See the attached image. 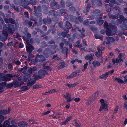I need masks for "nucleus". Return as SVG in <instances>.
Instances as JSON below:
<instances>
[{
  "mask_svg": "<svg viewBox=\"0 0 127 127\" xmlns=\"http://www.w3.org/2000/svg\"><path fill=\"white\" fill-rule=\"evenodd\" d=\"M48 73L45 70L40 69L38 72V74L35 77L36 79H40L45 76L46 75H48Z\"/></svg>",
  "mask_w": 127,
  "mask_h": 127,
  "instance_id": "1",
  "label": "nucleus"
},
{
  "mask_svg": "<svg viewBox=\"0 0 127 127\" xmlns=\"http://www.w3.org/2000/svg\"><path fill=\"white\" fill-rule=\"evenodd\" d=\"M126 56L124 53H121L119 54L116 60L114 59L112 60V61L113 64L116 63H118L121 61H123Z\"/></svg>",
  "mask_w": 127,
  "mask_h": 127,
  "instance_id": "2",
  "label": "nucleus"
},
{
  "mask_svg": "<svg viewBox=\"0 0 127 127\" xmlns=\"http://www.w3.org/2000/svg\"><path fill=\"white\" fill-rule=\"evenodd\" d=\"M19 76V74L17 75H12L10 74H6L5 75V77H4L3 80L5 81H9L11 80L10 78H12L15 77H18Z\"/></svg>",
  "mask_w": 127,
  "mask_h": 127,
  "instance_id": "3",
  "label": "nucleus"
},
{
  "mask_svg": "<svg viewBox=\"0 0 127 127\" xmlns=\"http://www.w3.org/2000/svg\"><path fill=\"white\" fill-rule=\"evenodd\" d=\"M100 102L101 103V105L99 109V111L101 112L103 109H106V110L107 111L108 110L107 108V106L108 105L105 103L104 100L103 99H102L100 100Z\"/></svg>",
  "mask_w": 127,
  "mask_h": 127,
  "instance_id": "4",
  "label": "nucleus"
},
{
  "mask_svg": "<svg viewBox=\"0 0 127 127\" xmlns=\"http://www.w3.org/2000/svg\"><path fill=\"white\" fill-rule=\"evenodd\" d=\"M114 41V39L112 37H107L106 38V41L104 42L103 44L105 45L106 43V44H108L110 42H113Z\"/></svg>",
  "mask_w": 127,
  "mask_h": 127,
  "instance_id": "5",
  "label": "nucleus"
},
{
  "mask_svg": "<svg viewBox=\"0 0 127 127\" xmlns=\"http://www.w3.org/2000/svg\"><path fill=\"white\" fill-rule=\"evenodd\" d=\"M97 49L98 50V52H96L95 55L96 57H98L101 56L102 54V51L104 50V48L98 47Z\"/></svg>",
  "mask_w": 127,
  "mask_h": 127,
  "instance_id": "6",
  "label": "nucleus"
},
{
  "mask_svg": "<svg viewBox=\"0 0 127 127\" xmlns=\"http://www.w3.org/2000/svg\"><path fill=\"white\" fill-rule=\"evenodd\" d=\"M23 78L25 82H26L27 80H28V81H30L32 80L30 78V75L28 73H26L25 75L24 76Z\"/></svg>",
  "mask_w": 127,
  "mask_h": 127,
  "instance_id": "7",
  "label": "nucleus"
},
{
  "mask_svg": "<svg viewBox=\"0 0 127 127\" xmlns=\"http://www.w3.org/2000/svg\"><path fill=\"white\" fill-rule=\"evenodd\" d=\"M94 55L92 53L87 55L85 57V59L86 60H89L90 61L93 59V57Z\"/></svg>",
  "mask_w": 127,
  "mask_h": 127,
  "instance_id": "8",
  "label": "nucleus"
},
{
  "mask_svg": "<svg viewBox=\"0 0 127 127\" xmlns=\"http://www.w3.org/2000/svg\"><path fill=\"white\" fill-rule=\"evenodd\" d=\"M6 85V83L3 82L0 83V93H1L3 91V88Z\"/></svg>",
  "mask_w": 127,
  "mask_h": 127,
  "instance_id": "9",
  "label": "nucleus"
},
{
  "mask_svg": "<svg viewBox=\"0 0 127 127\" xmlns=\"http://www.w3.org/2000/svg\"><path fill=\"white\" fill-rule=\"evenodd\" d=\"M10 112V110L8 109V111L6 110H1L0 111V114L1 115H4L8 114Z\"/></svg>",
  "mask_w": 127,
  "mask_h": 127,
  "instance_id": "10",
  "label": "nucleus"
},
{
  "mask_svg": "<svg viewBox=\"0 0 127 127\" xmlns=\"http://www.w3.org/2000/svg\"><path fill=\"white\" fill-rule=\"evenodd\" d=\"M18 126L20 127H26L27 125L24 122H19L18 123Z\"/></svg>",
  "mask_w": 127,
  "mask_h": 127,
  "instance_id": "11",
  "label": "nucleus"
},
{
  "mask_svg": "<svg viewBox=\"0 0 127 127\" xmlns=\"http://www.w3.org/2000/svg\"><path fill=\"white\" fill-rule=\"evenodd\" d=\"M71 26L70 23L68 22L66 23V25L65 27L64 28V30L67 32L68 31V30L71 27Z\"/></svg>",
  "mask_w": 127,
  "mask_h": 127,
  "instance_id": "12",
  "label": "nucleus"
},
{
  "mask_svg": "<svg viewBox=\"0 0 127 127\" xmlns=\"http://www.w3.org/2000/svg\"><path fill=\"white\" fill-rule=\"evenodd\" d=\"M27 84V85L29 87H31L35 83V80H32V79Z\"/></svg>",
  "mask_w": 127,
  "mask_h": 127,
  "instance_id": "13",
  "label": "nucleus"
},
{
  "mask_svg": "<svg viewBox=\"0 0 127 127\" xmlns=\"http://www.w3.org/2000/svg\"><path fill=\"white\" fill-rule=\"evenodd\" d=\"M64 96L67 99V102H69L72 101V99L69 94H67L66 95H64Z\"/></svg>",
  "mask_w": 127,
  "mask_h": 127,
  "instance_id": "14",
  "label": "nucleus"
},
{
  "mask_svg": "<svg viewBox=\"0 0 127 127\" xmlns=\"http://www.w3.org/2000/svg\"><path fill=\"white\" fill-rule=\"evenodd\" d=\"M79 75V72H76L75 74L74 73H72L69 76L67 77V78H70L73 77H75L76 76Z\"/></svg>",
  "mask_w": 127,
  "mask_h": 127,
  "instance_id": "15",
  "label": "nucleus"
},
{
  "mask_svg": "<svg viewBox=\"0 0 127 127\" xmlns=\"http://www.w3.org/2000/svg\"><path fill=\"white\" fill-rule=\"evenodd\" d=\"M3 125L5 127L9 126L10 123L9 121L8 120L5 121L3 123Z\"/></svg>",
  "mask_w": 127,
  "mask_h": 127,
  "instance_id": "16",
  "label": "nucleus"
},
{
  "mask_svg": "<svg viewBox=\"0 0 127 127\" xmlns=\"http://www.w3.org/2000/svg\"><path fill=\"white\" fill-rule=\"evenodd\" d=\"M27 45L26 46V50L28 52L30 51L31 50L33 49V47L31 45Z\"/></svg>",
  "mask_w": 127,
  "mask_h": 127,
  "instance_id": "17",
  "label": "nucleus"
},
{
  "mask_svg": "<svg viewBox=\"0 0 127 127\" xmlns=\"http://www.w3.org/2000/svg\"><path fill=\"white\" fill-rule=\"evenodd\" d=\"M72 118V117L70 116L69 117L67 118L66 120L64 122H63L62 124V125H64L66 124L68 121L70 120Z\"/></svg>",
  "mask_w": 127,
  "mask_h": 127,
  "instance_id": "18",
  "label": "nucleus"
},
{
  "mask_svg": "<svg viewBox=\"0 0 127 127\" xmlns=\"http://www.w3.org/2000/svg\"><path fill=\"white\" fill-rule=\"evenodd\" d=\"M43 69H46L49 71L51 70V68L49 66L46 65V64H43L42 65Z\"/></svg>",
  "mask_w": 127,
  "mask_h": 127,
  "instance_id": "19",
  "label": "nucleus"
},
{
  "mask_svg": "<svg viewBox=\"0 0 127 127\" xmlns=\"http://www.w3.org/2000/svg\"><path fill=\"white\" fill-rule=\"evenodd\" d=\"M109 74V73H108V72L106 73L105 74H104L101 75V76H100L99 77L101 79L102 78H106L108 76V75Z\"/></svg>",
  "mask_w": 127,
  "mask_h": 127,
  "instance_id": "20",
  "label": "nucleus"
},
{
  "mask_svg": "<svg viewBox=\"0 0 127 127\" xmlns=\"http://www.w3.org/2000/svg\"><path fill=\"white\" fill-rule=\"evenodd\" d=\"M106 34L107 36H111L114 34V33H111V31L110 30H107L106 32Z\"/></svg>",
  "mask_w": 127,
  "mask_h": 127,
  "instance_id": "21",
  "label": "nucleus"
},
{
  "mask_svg": "<svg viewBox=\"0 0 127 127\" xmlns=\"http://www.w3.org/2000/svg\"><path fill=\"white\" fill-rule=\"evenodd\" d=\"M6 119V117H4L2 115L0 114V123H1L4 119Z\"/></svg>",
  "mask_w": 127,
  "mask_h": 127,
  "instance_id": "22",
  "label": "nucleus"
},
{
  "mask_svg": "<svg viewBox=\"0 0 127 127\" xmlns=\"http://www.w3.org/2000/svg\"><path fill=\"white\" fill-rule=\"evenodd\" d=\"M104 27L105 28H108L109 27H110L111 28H113V26H111L110 25H109L108 26V25L107 23L105 22L104 23Z\"/></svg>",
  "mask_w": 127,
  "mask_h": 127,
  "instance_id": "23",
  "label": "nucleus"
},
{
  "mask_svg": "<svg viewBox=\"0 0 127 127\" xmlns=\"http://www.w3.org/2000/svg\"><path fill=\"white\" fill-rule=\"evenodd\" d=\"M77 84V83H75L73 84H67V85L69 88L71 87H73L75 86Z\"/></svg>",
  "mask_w": 127,
  "mask_h": 127,
  "instance_id": "24",
  "label": "nucleus"
},
{
  "mask_svg": "<svg viewBox=\"0 0 127 127\" xmlns=\"http://www.w3.org/2000/svg\"><path fill=\"white\" fill-rule=\"evenodd\" d=\"M115 80H117L118 81V82L119 83H124V81L121 79L116 78L115 79Z\"/></svg>",
  "mask_w": 127,
  "mask_h": 127,
  "instance_id": "25",
  "label": "nucleus"
},
{
  "mask_svg": "<svg viewBox=\"0 0 127 127\" xmlns=\"http://www.w3.org/2000/svg\"><path fill=\"white\" fill-rule=\"evenodd\" d=\"M21 89L22 91H25L29 89L28 88V87L26 86L21 87Z\"/></svg>",
  "mask_w": 127,
  "mask_h": 127,
  "instance_id": "26",
  "label": "nucleus"
},
{
  "mask_svg": "<svg viewBox=\"0 0 127 127\" xmlns=\"http://www.w3.org/2000/svg\"><path fill=\"white\" fill-rule=\"evenodd\" d=\"M56 91L55 89H54L53 90H52L49 91L48 92H46L45 93V95L46 94H49L50 93H52L53 92L54 93L55 92H56Z\"/></svg>",
  "mask_w": 127,
  "mask_h": 127,
  "instance_id": "27",
  "label": "nucleus"
},
{
  "mask_svg": "<svg viewBox=\"0 0 127 127\" xmlns=\"http://www.w3.org/2000/svg\"><path fill=\"white\" fill-rule=\"evenodd\" d=\"M14 85H16V87H20V85L19 82L18 81H15L13 82Z\"/></svg>",
  "mask_w": 127,
  "mask_h": 127,
  "instance_id": "28",
  "label": "nucleus"
},
{
  "mask_svg": "<svg viewBox=\"0 0 127 127\" xmlns=\"http://www.w3.org/2000/svg\"><path fill=\"white\" fill-rule=\"evenodd\" d=\"M40 87V86L39 85H33V88L34 89H38Z\"/></svg>",
  "mask_w": 127,
  "mask_h": 127,
  "instance_id": "29",
  "label": "nucleus"
},
{
  "mask_svg": "<svg viewBox=\"0 0 127 127\" xmlns=\"http://www.w3.org/2000/svg\"><path fill=\"white\" fill-rule=\"evenodd\" d=\"M77 62L78 63H81L82 62L81 60H78L77 59L75 60L72 61H71V62L72 63H76L75 62Z\"/></svg>",
  "mask_w": 127,
  "mask_h": 127,
  "instance_id": "30",
  "label": "nucleus"
},
{
  "mask_svg": "<svg viewBox=\"0 0 127 127\" xmlns=\"http://www.w3.org/2000/svg\"><path fill=\"white\" fill-rule=\"evenodd\" d=\"M13 85V84L12 83L9 84L7 85L6 87L7 88H9L11 87Z\"/></svg>",
  "mask_w": 127,
  "mask_h": 127,
  "instance_id": "31",
  "label": "nucleus"
},
{
  "mask_svg": "<svg viewBox=\"0 0 127 127\" xmlns=\"http://www.w3.org/2000/svg\"><path fill=\"white\" fill-rule=\"evenodd\" d=\"M27 68V66H25L24 67L21 68V69L19 70V71L20 72H21L23 70H26Z\"/></svg>",
  "mask_w": 127,
  "mask_h": 127,
  "instance_id": "32",
  "label": "nucleus"
},
{
  "mask_svg": "<svg viewBox=\"0 0 127 127\" xmlns=\"http://www.w3.org/2000/svg\"><path fill=\"white\" fill-rule=\"evenodd\" d=\"M32 68H30L28 71V72L30 74H32Z\"/></svg>",
  "mask_w": 127,
  "mask_h": 127,
  "instance_id": "33",
  "label": "nucleus"
},
{
  "mask_svg": "<svg viewBox=\"0 0 127 127\" xmlns=\"http://www.w3.org/2000/svg\"><path fill=\"white\" fill-rule=\"evenodd\" d=\"M95 36L96 39H100L101 38V37H100L99 35L97 34H95Z\"/></svg>",
  "mask_w": 127,
  "mask_h": 127,
  "instance_id": "34",
  "label": "nucleus"
},
{
  "mask_svg": "<svg viewBox=\"0 0 127 127\" xmlns=\"http://www.w3.org/2000/svg\"><path fill=\"white\" fill-rule=\"evenodd\" d=\"M65 66L63 64H61L60 66H58V68L59 69H61L63 68Z\"/></svg>",
  "mask_w": 127,
  "mask_h": 127,
  "instance_id": "35",
  "label": "nucleus"
},
{
  "mask_svg": "<svg viewBox=\"0 0 127 127\" xmlns=\"http://www.w3.org/2000/svg\"><path fill=\"white\" fill-rule=\"evenodd\" d=\"M118 108L119 107L118 106H116L114 110V113H116L118 111Z\"/></svg>",
  "mask_w": 127,
  "mask_h": 127,
  "instance_id": "36",
  "label": "nucleus"
},
{
  "mask_svg": "<svg viewBox=\"0 0 127 127\" xmlns=\"http://www.w3.org/2000/svg\"><path fill=\"white\" fill-rule=\"evenodd\" d=\"M11 123L12 124H15L16 123V120H13L11 121Z\"/></svg>",
  "mask_w": 127,
  "mask_h": 127,
  "instance_id": "37",
  "label": "nucleus"
},
{
  "mask_svg": "<svg viewBox=\"0 0 127 127\" xmlns=\"http://www.w3.org/2000/svg\"><path fill=\"white\" fill-rule=\"evenodd\" d=\"M50 113V112L49 111H48L42 114V115H46Z\"/></svg>",
  "mask_w": 127,
  "mask_h": 127,
  "instance_id": "38",
  "label": "nucleus"
},
{
  "mask_svg": "<svg viewBox=\"0 0 127 127\" xmlns=\"http://www.w3.org/2000/svg\"><path fill=\"white\" fill-rule=\"evenodd\" d=\"M32 68V71H33L37 70V68L35 66L33 67Z\"/></svg>",
  "mask_w": 127,
  "mask_h": 127,
  "instance_id": "39",
  "label": "nucleus"
},
{
  "mask_svg": "<svg viewBox=\"0 0 127 127\" xmlns=\"http://www.w3.org/2000/svg\"><path fill=\"white\" fill-rule=\"evenodd\" d=\"M87 64H85L84 65V69H82V71H84L85 70V69L87 68Z\"/></svg>",
  "mask_w": 127,
  "mask_h": 127,
  "instance_id": "40",
  "label": "nucleus"
},
{
  "mask_svg": "<svg viewBox=\"0 0 127 127\" xmlns=\"http://www.w3.org/2000/svg\"><path fill=\"white\" fill-rule=\"evenodd\" d=\"M8 67L9 69H11L12 68V66L11 64H9Z\"/></svg>",
  "mask_w": 127,
  "mask_h": 127,
  "instance_id": "41",
  "label": "nucleus"
},
{
  "mask_svg": "<svg viewBox=\"0 0 127 127\" xmlns=\"http://www.w3.org/2000/svg\"><path fill=\"white\" fill-rule=\"evenodd\" d=\"M124 78L126 79L124 81V83L125 82V83L127 82V75L126 76L124 77Z\"/></svg>",
  "mask_w": 127,
  "mask_h": 127,
  "instance_id": "42",
  "label": "nucleus"
},
{
  "mask_svg": "<svg viewBox=\"0 0 127 127\" xmlns=\"http://www.w3.org/2000/svg\"><path fill=\"white\" fill-rule=\"evenodd\" d=\"M80 100V98H75L74 101L75 102H78Z\"/></svg>",
  "mask_w": 127,
  "mask_h": 127,
  "instance_id": "43",
  "label": "nucleus"
},
{
  "mask_svg": "<svg viewBox=\"0 0 127 127\" xmlns=\"http://www.w3.org/2000/svg\"><path fill=\"white\" fill-rule=\"evenodd\" d=\"M103 20H100L99 21V23H98V24L100 25H101L103 23Z\"/></svg>",
  "mask_w": 127,
  "mask_h": 127,
  "instance_id": "44",
  "label": "nucleus"
},
{
  "mask_svg": "<svg viewBox=\"0 0 127 127\" xmlns=\"http://www.w3.org/2000/svg\"><path fill=\"white\" fill-rule=\"evenodd\" d=\"M9 127H18L17 125H12L9 126Z\"/></svg>",
  "mask_w": 127,
  "mask_h": 127,
  "instance_id": "45",
  "label": "nucleus"
},
{
  "mask_svg": "<svg viewBox=\"0 0 127 127\" xmlns=\"http://www.w3.org/2000/svg\"><path fill=\"white\" fill-rule=\"evenodd\" d=\"M19 47L20 48H22L23 47V45L22 43H20L19 45Z\"/></svg>",
  "mask_w": 127,
  "mask_h": 127,
  "instance_id": "46",
  "label": "nucleus"
},
{
  "mask_svg": "<svg viewBox=\"0 0 127 127\" xmlns=\"http://www.w3.org/2000/svg\"><path fill=\"white\" fill-rule=\"evenodd\" d=\"M114 70H111L110 72H108V73H109V74H112L114 72Z\"/></svg>",
  "mask_w": 127,
  "mask_h": 127,
  "instance_id": "47",
  "label": "nucleus"
},
{
  "mask_svg": "<svg viewBox=\"0 0 127 127\" xmlns=\"http://www.w3.org/2000/svg\"><path fill=\"white\" fill-rule=\"evenodd\" d=\"M83 43L84 44V45H85V46H87V44L86 43V41H85V40H83Z\"/></svg>",
  "mask_w": 127,
  "mask_h": 127,
  "instance_id": "48",
  "label": "nucleus"
},
{
  "mask_svg": "<svg viewBox=\"0 0 127 127\" xmlns=\"http://www.w3.org/2000/svg\"><path fill=\"white\" fill-rule=\"evenodd\" d=\"M72 51L73 52L75 53L76 54H77V51L74 49H73L72 50Z\"/></svg>",
  "mask_w": 127,
  "mask_h": 127,
  "instance_id": "49",
  "label": "nucleus"
},
{
  "mask_svg": "<svg viewBox=\"0 0 127 127\" xmlns=\"http://www.w3.org/2000/svg\"><path fill=\"white\" fill-rule=\"evenodd\" d=\"M10 22L12 24H14L15 23V21L13 19H12V21H11Z\"/></svg>",
  "mask_w": 127,
  "mask_h": 127,
  "instance_id": "50",
  "label": "nucleus"
},
{
  "mask_svg": "<svg viewBox=\"0 0 127 127\" xmlns=\"http://www.w3.org/2000/svg\"><path fill=\"white\" fill-rule=\"evenodd\" d=\"M100 64H93V66L95 67L96 65L97 66H99Z\"/></svg>",
  "mask_w": 127,
  "mask_h": 127,
  "instance_id": "51",
  "label": "nucleus"
},
{
  "mask_svg": "<svg viewBox=\"0 0 127 127\" xmlns=\"http://www.w3.org/2000/svg\"><path fill=\"white\" fill-rule=\"evenodd\" d=\"M76 123V127H80V126L79 125L77 122H75Z\"/></svg>",
  "mask_w": 127,
  "mask_h": 127,
  "instance_id": "52",
  "label": "nucleus"
},
{
  "mask_svg": "<svg viewBox=\"0 0 127 127\" xmlns=\"http://www.w3.org/2000/svg\"><path fill=\"white\" fill-rule=\"evenodd\" d=\"M123 98L125 99H127V97L126 95H124L123 96Z\"/></svg>",
  "mask_w": 127,
  "mask_h": 127,
  "instance_id": "53",
  "label": "nucleus"
},
{
  "mask_svg": "<svg viewBox=\"0 0 127 127\" xmlns=\"http://www.w3.org/2000/svg\"><path fill=\"white\" fill-rule=\"evenodd\" d=\"M127 123V119H126L124 121V124L125 125H126Z\"/></svg>",
  "mask_w": 127,
  "mask_h": 127,
  "instance_id": "54",
  "label": "nucleus"
},
{
  "mask_svg": "<svg viewBox=\"0 0 127 127\" xmlns=\"http://www.w3.org/2000/svg\"><path fill=\"white\" fill-rule=\"evenodd\" d=\"M99 62L97 61H95L94 62H93V64H98Z\"/></svg>",
  "mask_w": 127,
  "mask_h": 127,
  "instance_id": "55",
  "label": "nucleus"
},
{
  "mask_svg": "<svg viewBox=\"0 0 127 127\" xmlns=\"http://www.w3.org/2000/svg\"><path fill=\"white\" fill-rule=\"evenodd\" d=\"M12 43L11 42H9L7 44V45L8 46H10L12 45Z\"/></svg>",
  "mask_w": 127,
  "mask_h": 127,
  "instance_id": "56",
  "label": "nucleus"
},
{
  "mask_svg": "<svg viewBox=\"0 0 127 127\" xmlns=\"http://www.w3.org/2000/svg\"><path fill=\"white\" fill-rule=\"evenodd\" d=\"M90 5H88V6H87V9H89L90 8Z\"/></svg>",
  "mask_w": 127,
  "mask_h": 127,
  "instance_id": "57",
  "label": "nucleus"
},
{
  "mask_svg": "<svg viewBox=\"0 0 127 127\" xmlns=\"http://www.w3.org/2000/svg\"><path fill=\"white\" fill-rule=\"evenodd\" d=\"M51 105L49 104H46V106L48 107H51Z\"/></svg>",
  "mask_w": 127,
  "mask_h": 127,
  "instance_id": "58",
  "label": "nucleus"
},
{
  "mask_svg": "<svg viewBox=\"0 0 127 127\" xmlns=\"http://www.w3.org/2000/svg\"><path fill=\"white\" fill-rule=\"evenodd\" d=\"M18 80L19 81H21L22 80V79H21V77H19L18 78Z\"/></svg>",
  "mask_w": 127,
  "mask_h": 127,
  "instance_id": "59",
  "label": "nucleus"
},
{
  "mask_svg": "<svg viewBox=\"0 0 127 127\" xmlns=\"http://www.w3.org/2000/svg\"><path fill=\"white\" fill-rule=\"evenodd\" d=\"M24 83V82L23 81L21 82L20 83V86L21 85H23Z\"/></svg>",
  "mask_w": 127,
  "mask_h": 127,
  "instance_id": "60",
  "label": "nucleus"
},
{
  "mask_svg": "<svg viewBox=\"0 0 127 127\" xmlns=\"http://www.w3.org/2000/svg\"><path fill=\"white\" fill-rule=\"evenodd\" d=\"M109 55L111 56H113V53H109Z\"/></svg>",
  "mask_w": 127,
  "mask_h": 127,
  "instance_id": "61",
  "label": "nucleus"
},
{
  "mask_svg": "<svg viewBox=\"0 0 127 127\" xmlns=\"http://www.w3.org/2000/svg\"><path fill=\"white\" fill-rule=\"evenodd\" d=\"M69 105H67L66 106V108L68 109L69 108Z\"/></svg>",
  "mask_w": 127,
  "mask_h": 127,
  "instance_id": "62",
  "label": "nucleus"
},
{
  "mask_svg": "<svg viewBox=\"0 0 127 127\" xmlns=\"http://www.w3.org/2000/svg\"><path fill=\"white\" fill-rule=\"evenodd\" d=\"M112 66V65H109L107 66V68H110Z\"/></svg>",
  "mask_w": 127,
  "mask_h": 127,
  "instance_id": "63",
  "label": "nucleus"
},
{
  "mask_svg": "<svg viewBox=\"0 0 127 127\" xmlns=\"http://www.w3.org/2000/svg\"><path fill=\"white\" fill-rule=\"evenodd\" d=\"M0 127H5L2 126L1 124H0Z\"/></svg>",
  "mask_w": 127,
  "mask_h": 127,
  "instance_id": "64",
  "label": "nucleus"
}]
</instances>
